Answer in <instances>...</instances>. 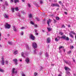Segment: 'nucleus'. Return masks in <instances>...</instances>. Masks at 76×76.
I'll use <instances>...</instances> for the list:
<instances>
[{"label": "nucleus", "instance_id": "1", "mask_svg": "<svg viewBox=\"0 0 76 76\" xmlns=\"http://www.w3.org/2000/svg\"><path fill=\"white\" fill-rule=\"evenodd\" d=\"M4 27L5 28L9 29L10 28V25L7 23H6L4 24Z\"/></svg>", "mask_w": 76, "mask_h": 76}, {"label": "nucleus", "instance_id": "2", "mask_svg": "<svg viewBox=\"0 0 76 76\" xmlns=\"http://www.w3.org/2000/svg\"><path fill=\"white\" fill-rule=\"evenodd\" d=\"M32 46L34 49L37 48V43L35 42L33 43Z\"/></svg>", "mask_w": 76, "mask_h": 76}, {"label": "nucleus", "instance_id": "3", "mask_svg": "<svg viewBox=\"0 0 76 76\" xmlns=\"http://www.w3.org/2000/svg\"><path fill=\"white\" fill-rule=\"evenodd\" d=\"M51 6L52 7H60V6L58 4H51Z\"/></svg>", "mask_w": 76, "mask_h": 76}, {"label": "nucleus", "instance_id": "4", "mask_svg": "<svg viewBox=\"0 0 76 76\" xmlns=\"http://www.w3.org/2000/svg\"><path fill=\"white\" fill-rule=\"evenodd\" d=\"M13 61L15 62L14 64H16V65L18 64V62H17V61H18V60L17 59H13Z\"/></svg>", "mask_w": 76, "mask_h": 76}, {"label": "nucleus", "instance_id": "5", "mask_svg": "<svg viewBox=\"0 0 76 76\" xmlns=\"http://www.w3.org/2000/svg\"><path fill=\"white\" fill-rule=\"evenodd\" d=\"M25 61L27 63H28L29 61H30V60H29V58H27L25 60Z\"/></svg>", "mask_w": 76, "mask_h": 76}, {"label": "nucleus", "instance_id": "6", "mask_svg": "<svg viewBox=\"0 0 76 76\" xmlns=\"http://www.w3.org/2000/svg\"><path fill=\"white\" fill-rule=\"evenodd\" d=\"M30 38L32 40H34L35 39V37L32 35H30Z\"/></svg>", "mask_w": 76, "mask_h": 76}, {"label": "nucleus", "instance_id": "7", "mask_svg": "<svg viewBox=\"0 0 76 76\" xmlns=\"http://www.w3.org/2000/svg\"><path fill=\"white\" fill-rule=\"evenodd\" d=\"M51 22V20L49 19L48 20V26H49V27H51L50 26V23Z\"/></svg>", "mask_w": 76, "mask_h": 76}, {"label": "nucleus", "instance_id": "8", "mask_svg": "<svg viewBox=\"0 0 76 76\" xmlns=\"http://www.w3.org/2000/svg\"><path fill=\"white\" fill-rule=\"evenodd\" d=\"M15 68H13L12 69V73H17L16 72H15Z\"/></svg>", "mask_w": 76, "mask_h": 76}, {"label": "nucleus", "instance_id": "9", "mask_svg": "<svg viewBox=\"0 0 76 76\" xmlns=\"http://www.w3.org/2000/svg\"><path fill=\"white\" fill-rule=\"evenodd\" d=\"M52 31V28H51L50 27H48V31L50 32V31Z\"/></svg>", "mask_w": 76, "mask_h": 76}, {"label": "nucleus", "instance_id": "10", "mask_svg": "<svg viewBox=\"0 0 76 76\" xmlns=\"http://www.w3.org/2000/svg\"><path fill=\"white\" fill-rule=\"evenodd\" d=\"M4 16L5 18H6L7 19L9 18V16H8L7 15H6V14H4Z\"/></svg>", "mask_w": 76, "mask_h": 76}, {"label": "nucleus", "instance_id": "11", "mask_svg": "<svg viewBox=\"0 0 76 76\" xmlns=\"http://www.w3.org/2000/svg\"><path fill=\"white\" fill-rule=\"evenodd\" d=\"M13 29L14 31H17V29L16 28L15 26H13Z\"/></svg>", "mask_w": 76, "mask_h": 76}, {"label": "nucleus", "instance_id": "12", "mask_svg": "<svg viewBox=\"0 0 76 76\" xmlns=\"http://www.w3.org/2000/svg\"><path fill=\"white\" fill-rule=\"evenodd\" d=\"M64 69L65 70H70L69 68L68 67H65Z\"/></svg>", "mask_w": 76, "mask_h": 76}, {"label": "nucleus", "instance_id": "13", "mask_svg": "<svg viewBox=\"0 0 76 76\" xmlns=\"http://www.w3.org/2000/svg\"><path fill=\"white\" fill-rule=\"evenodd\" d=\"M66 37L65 35L61 37V38L64 39H66Z\"/></svg>", "mask_w": 76, "mask_h": 76}, {"label": "nucleus", "instance_id": "14", "mask_svg": "<svg viewBox=\"0 0 76 76\" xmlns=\"http://www.w3.org/2000/svg\"><path fill=\"white\" fill-rule=\"evenodd\" d=\"M50 42H51V39H50V38H48V43H50Z\"/></svg>", "mask_w": 76, "mask_h": 76}, {"label": "nucleus", "instance_id": "15", "mask_svg": "<svg viewBox=\"0 0 76 76\" xmlns=\"http://www.w3.org/2000/svg\"><path fill=\"white\" fill-rule=\"evenodd\" d=\"M8 43L9 44V45H12V42L8 41Z\"/></svg>", "mask_w": 76, "mask_h": 76}, {"label": "nucleus", "instance_id": "16", "mask_svg": "<svg viewBox=\"0 0 76 76\" xmlns=\"http://www.w3.org/2000/svg\"><path fill=\"white\" fill-rule=\"evenodd\" d=\"M35 19H36L37 20V21H39V18H38V17H36L35 18Z\"/></svg>", "mask_w": 76, "mask_h": 76}, {"label": "nucleus", "instance_id": "17", "mask_svg": "<svg viewBox=\"0 0 76 76\" xmlns=\"http://www.w3.org/2000/svg\"><path fill=\"white\" fill-rule=\"evenodd\" d=\"M19 2V0H15L14 3H16L17 2L18 3V2Z\"/></svg>", "mask_w": 76, "mask_h": 76}, {"label": "nucleus", "instance_id": "18", "mask_svg": "<svg viewBox=\"0 0 76 76\" xmlns=\"http://www.w3.org/2000/svg\"><path fill=\"white\" fill-rule=\"evenodd\" d=\"M32 14H30L29 15V18H32Z\"/></svg>", "mask_w": 76, "mask_h": 76}, {"label": "nucleus", "instance_id": "19", "mask_svg": "<svg viewBox=\"0 0 76 76\" xmlns=\"http://www.w3.org/2000/svg\"><path fill=\"white\" fill-rule=\"evenodd\" d=\"M0 72H4V70L3 69H2L1 68H0Z\"/></svg>", "mask_w": 76, "mask_h": 76}, {"label": "nucleus", "instance_id": "20", "mask_svg": "<svg viewBox=\"0 0 76 76\" xmlns=\"http://www.w3.org/2000/svg\"><path fill=\"white\" fill-rule=\"evenodd\" d=\"M38 75V73L37 72H34V76H37V75Z\"/></svg>", "mask_w": 76, "mask_h": 76}, {"label": "nucleus", "instance_id": "21", "mask_svg": "<svg viewBox=\"0 0 76 76\" xmlns=\"http://www.w3.org/2000/svg\"><path fill=\"white\" fill-rule=\"evenodd\" d=\"M66 74H67V75H69L70 74V72H69L68 71H66Z\"/></svg>", "mask_w": 76, "mask_h": 76}, {"label": "nucleus", "instance_id": "22", "mask_svg": "<svg viewBox=\"0 0 76 76\" xmlns=\"http://www.w3.org/2000/svg\"><path fill=\"white\" fill-rule=\"evenodd\" d=\"M14 54L15 55H16V54H17L18 53V51L17 50H16L14 52Z\"/></svg>", "mask_w": 76, "mask_h": 76}, {"label": "nucleus", "instance_id": "23", "mask_svg": "<svg viewBox=\"0 0 76 76\" xmlns=\"http://www.w3.org/2000/svg\"><path fill=\"white\" fill-rule=\"evenodd\" d=\"M55 40L56 42H58V39H57V38H56L55 39Z\"/></svg>", "mask_w": 76, "mask_h": 76}, {"label": "nucleus", "instance_id": "24", "mask_svg": "<svg viewBox=\"0 0 76 76\" xmlns=\"http://www.w3.org/2000/svg\"><path fill=\"white\" fill-rule=\"evenodd\" d=\"M1 64L2 65H4V61H2Z\"/></svg>", "mask_w": 76, "mask_h": 76}, {"label": "nucleus", "instance_id": "25", "mask_svg": "<svg viewBox=\"0 0 76 76\" xmlns=\"http://www.w3.org/2000/svg\"><path fill=\"white\" fill-rule=\"evenodd\" d=\"M71 33L72 34H73V35H75V34H76V33H75L73 31H71Z\"/></svg>", "mask_w": 76, "mask_h": 76}, {"label": "nucleus", "instance_id": "26", "mask_svg": "<svg viewBox=\"0 0 76 76\" xmlns=\"http://www.w3.org/2000/svg\"><path fill=\"white\" fill-rule=\"evenodd\" d=\"M69 35L70 36V37H71L72 38H73L74 36L73 35H72V34H71V33H69Z\"/></svg>", "mask_w": 76, "mask_h": 76}, {"label": "nucleus", "instance_id": "27", "mask_svg": "<svg viewBox=\"0 0 76 76\" xmlns=\"http://www.w3.org/2000/svg\"><path fill=\"white\" fill-rule=\"evenodd\" d=\"M15 10H16V11H18L19 10L18 9V7H17L15 8Z\"/></svg>", "mask_w": 76, "mask_h": 76}, {"label": "nucleus", "instance_id": "28", "mask_svg": "<svg viewBox=\"0 0 76 76\" xmlns=\"http://www.w3.org/2000/svg\"><path fill=\"white\" fill-rule=\"evenodd\" d=\"M42 22L43 23H45V18L43 19Z\"/></svg>", "mask_w": 76, "mask_h": 76}, {"label": "nucleus", "instance_id": "29", "mask_svg": "<svg viewBox=\"0 0 76 76\" xmlns=\"http://www.w3.org/2000/svg\"><path fill=\"white\" fill-rule=\"evenodd\" d=\"M66 27H65V26H64V25H62V27H61V28H65Z\"/></svg>", "mask_w": 76, "mask_h": 76}, {"label": "nucleus", "instance_id": "30", "mask_svg": "<svg viewBox=\"0 0 76 76\" xmlns=\"http://www.w3.org/2000/svg\"><path fill=\"white\" fill-rule=\"evenodd\" d=\"M56 20H59L60 18L58 17H57L56 18Z\"/></svg>", "mask_w": 76, "mask_h": 76}, {"label": "nucleus", "instance_id": "31", "mask_svg": "<svg viewBox=\"0 0 76 76\" xmlns=\"http://www.w3.org/2000/svg\"><path fill=\"white\" fill-rule=\"evenodd\" d=\"M12 12H13V13H14V12H15V11H14V10L15 9L14 8H12Z\"/></svg>", "mask_w": 76, "mask_h": 76}, {"label": "nucleus", "instance_id": "32", "mask_svg": "<svg viewBox=\"0 0 76 76\" xmlns=\"http://www.w3.org/2000/svg\"><path fill=\"white\" fill-rule=\"evenodd\" d=\"M27 4L28 7H31V4Z\"/></svg>", "mask_w": 76, "mask_h": 76}, {"label": "nucleus", "instance_id": "33", "mask_svg": "<svg viewBox=\"0 0 76 76\" xmlns=\"http://www.w3.org/2000/svg\"><path fill=\"white\" fill-rule=\"evenodd\" d=\"M60 35H63V32H60Z\"/></svg>", "mask_w": 76, "mask_h": 76}, {"label": "nucleus", "instance_id": "34", "mask_svg": "<svg viewBox=\"0 0 76 76\" xmlns=\"http://www.w3.org/2000/svg\"><path fill=\"white\" fill-rule=\"evenodd\" d=\"M66 39V40H67V41L69 40V37H67L66 39Z\"/></svg>", "mask_w": 76, "mask_h": 76}, {"label": "nucleus", "instance_id": "35", "mask_svg": "<svg viewBox=\"0 0 76 76\" xmlns=\"http://www.w3.org/2000/svg\"><path fill=\"white\" fill-rule=\"evenodd\" d=\"M5 63L7 64L9 63V62L7 61H6Z\"/></svg>", "mask_w": 76, "mask_h": 76}, {"label": "nucleus", "instance_id": "36", "mask_svg": "<svg viewBox=\"0 0 76 76\" xmlns=\"http://www.w3.org/2000/svg\"><path fill=\"white\" fill-rule=\"evenodd\" d=\"M24 54V53H23L22 52L21 53V56H22V57H23V55Z\"/></svg>", "mask_w": 76, "mask_h": 76}, {"label": "nucleus", "instance_id": "37", "mask_svg": "<svg viewBox=\"0 0 76 76\" xmlns=\"http://www.w3.org/2000/svg\"><path fill=\"white\" fill-rule=\"evenodd\" d=\"M31 23L32 25H34V23L32 22V21H31Z\"/></svg>", "mask_w": 76, "mask_h": 76}, {"label": "nucleus", "instance_id": "38", "mask_svg": "<svg viewBox=\"0 0 76 76\" xmlns=\"http://www.w3.org/2000/svg\"><path fill=\"white\" fill-rule=\"evenodd\" d=\"M43 3V2H42V1H40V4H42Z\"/></svg>", "mask_w": 76, "mask_h": 76}, {"label": "nucleus", "instance_id": "39", "mask_svg": "<svg viewBox=\"0 0 76 76\" xmlns=\"http://www.w3.org/2000/svg\"><path fill=\"white\" fill-rule=\"evenodd\" d=\"M65 62L66 63V64H69V62H67V61H65Z\"/></svg>", "mask_w": 76, "mask_h": 76}, {"label": "nucleus", "instance_id": "40", "mask_svg": "<svg viewBox=\"0 0 76 76\" xmlns=\"http://www.w3.org/2000/svg\"><path fill=\"white\" fill-rule=\"evenodd\" d=\"M57 38H58L59 39H60V38H61V37H60L59 36H57Z\"/></svg>", "mask_w": 76, "mask_h": 76}, {"label": "nucleus", "instance_id": "41", "mask_svg": "<svg viewBox=\"0 0 76 76\" xmlns=\"http://www.w3.org/2000/svg\"><path fill=\"white\" fill-rule=\"evenodd\" d=\"M58 76H61V73H60V74H59Z\"/></svg>", "mask_w": 76, "mask_h": 76}, {"label": "nucleus", "instance_id": "42", "mask_svg": "<svg viewBox=\"0 0 76 76\" xmlns=\"http://www.w3.org/2000/svg\"><path fill=\"white\" fill-rule=\"evenodd\" d=\"M63 48V47L62 46H60L59 47V50H60V49H61V48Z\"/></svg>", "mask_w": 76, "mask_h": 76}, {"label": "nucleus", "instance_id": "43", "mask_svg": "<svg viewBox=\"0 0 76 76\" xmlns=\"http://www.w3.org/2000/svg\"><path fill=\"white\" fill-rule=\"evenodd\" d=\"M54 23H56V22H57L56 20H54Z\"/></svg>", "mask_w": 76, "mask_h": 76}, {"label": "nucleus", "instance_id": "44", "mask_svg": "<svg viewBox=\"0 0 76 76\" xmlns=\"http://www.w3.org/2000/svg\"><path fill=\"white\" fill-rule=\"evenodd\" d=\"M21 13L23 15H24V14H25V12H21Z\"/></svg>", "mask_w": 76, "mask_h": 76}, {"label": "nucleus", "instance_id": "45", "mask_svg": "<svg viewBox=\"0 0 76 76\" xmlns=\"http://www.w3.org/2000/svg\"><path fill=\"white\" fill-rule=\"evenodd\" d=\"M2 61H4V58H3V57L2 58Z\"/></svg>", "mask_w": 76, "mask_h": 76}, {"label": "nucleus", "instance_id": "46", "mask_svg": "<svg viewBox=\"0 0 76 76\" xmlns=\"http://www.w3.org/2000/svg\"><path fill=\"white\" fill-rule=\"evenodd\" d=\"M22 29H25V27H22L21 28Z\"/></svg>", "mask_w": 76, "mask_h": 76}, {"label": "nucleus", "instance_id": "47", "mask_svg": "<svg viewBox=\"0 0 76 76\" xmlns=\"http://www.w3.org/2000/svg\"><path fill=\"white\" fill-rule=\"evenodd\" d=\"M72 53V52L70 51L68 52L69 54H70V53Z\"/></svg>", "mask_w": 76, "mask_h": 76}, {"label": "nucleus", "instance_id": "48", "mask_svg": "<svg viewBox=\"0 0 76 76\" xmlns=\"http://www.w3.org/2000/svg\"><path fill=\"white\" fill-rule=\"evenodd\" d=\"M64 13L65 14V15H67V13L66 12H64Z\"/></svg>", "mask_w": 76, "mask_h": 76}, {"label": "nucleus", "instance_id": "49", "mask_svg": "<svg viewBox=\"0 0 76 76\" xmlns=\"http://www.w3.org/2000/svg\"><path fill=\"white\" fill-rule=\"evenodd\" d=\"M5 5L6 6H8V4H7V3H6Z\"/></svg>", "mask_w": 76, "mask_h": 76}, {"label": "nucleus", "instance_id": "50", "mask_svg": "<svg viewBox=\"0 0 76 76\" xmlns=\"http://www.w3.org/2000/svg\"><path fill=\"white\" fill-rule=\"evenodd\" d=\"M21 34L22 35H23V32H22V33H21Z\"/></svg>", "mask_w": 76, "mask_h": 76}, {"label": "nucleus", "instance_id": "51", "mask_svg": "<svg viewBox=\"0 0 76 76\" xmlns=\"http://www.w3.org/2000/svg\"><path fill=\"white\" fill-rule=\"evenodd\" d=\"M71 48H72V49H73V48H74V47H73V46H72L71 47Z\"/></svg>", "mask_w": 76, "mask_h": 76}, {"label": "nucleus", "instance_id": "52", "mask_svg": "<svg viewBox=\"0 0 76 76\" xmlns=\"http://www.w3.org/2000/svg\"><path fill=\"white\" fill-rule=\"evenodd\" d=\"M59 3H60V4H61V1H59Z\"/></svg>", "mask_w": 76, "mask_h": 76}, {"label": "nucleus", "instance_id": "53", "mask_svg": "<svg viewBox=\"0 0 76 76\" xmlns=\"http://www.w3.org/2000/svg\"><path fill=\"white\" fill-rule=\"evenodd\" d=\"M36 34L37 35H38V33H36Z\"/></svg>", "mask_w": 76, "mask_h": 76}, {"label": "nucleus", "instance_id": "54", "mask_svg": "<svg viewBox=\"0 0 76 76\" xmlns=\"http://www.w3.org/2000/svg\"><path fill=\"white\" fill-rule=\"evenodd\" d=\"M22 2H25V0H22Z\"/></svg>", "mask_w": 76, "mask_h": 76}, {"label": "nucleus", "instance_id": "55", "mask_svg": "<svg viewBox=\"0 0 76 76\" xmlns=\"http://www.w3.org/2000/svg\"><path fill=\"white\" fill-rule=\"evenodd\" d=\"M68 27L69 28H70V25H68Z\"/></svg>", "mask_w": 76, "mask_h": 76}, {"label": "nucleus", "instance_id": "56", "mask_svg": "<svg viewBox=\"0 0 76 76\" xmlns=\"http://www.w3.org/2000/svg\"><path fill=\"white\" fill-rule=\"evenodd\" d=\"M47 43H48V39H47Z\"/></svg>", "mask_w": 76, "mask_h": 76}, {"label": "nucleus", "instance_id": "57", "mask_svg": "<svg viewBox=\"0 0 76 76\" xmlns=\"http://www.w3.org/2000/svg\"><path fill=\"white\" fill-rule=\"evenodd\" d=\"M23 76H25V74H23Z\"/></svg>", "mask_w": 76, "mask_h": 76}, {"label": "nucleus", "instance_id": "58", "mask_svg": "<svg viewBox=\"0 0 76 76\" xmlns=\"http://www.w3.org/2000/svg\"><path fill=\"white\" fill-rule=\"evenodd\" d=\"M63 51H64V52H65V49H63Z\"/></svg>", "mask_w": 76, "mask_h": 76}, {"label": "nucleus", "instance_id": "59", "mask_svg": "<svg viewBox=\"0 0 76 76\" xmlns=\"http://www.w3.org/2000/svg\"><path fill=\"white\" fill-rule=\"evenodd\" d=\"M37 32V30H35V32Z\"/></svg>", "mask_w": 76, "mask_h": 76}, {"label": "nucleus", "instance_id": "60", "mask_svg": "<svg viewBox=\"0 0 76 76\" xmlns=\"http://www.w3.org/2000/svg\"><path fill=\"white\" fill-rule=\"evenodd\" d=\"M1 33L0 32V37H1Z\"/></svg>", "mask_w": 76, "mask_h": 76}, {"label": "nucleus", "instance_id": "61", "mask_svg": "<svg viewBox=\"0 0 76 76\" xmlns=\"http://www.w3.org/2000/svg\"><path fill=\"white\" fill-rule=\"evenodd\" d=\"M20 61H21V62H22V60H20Z\"/></svg>", "mask_w": 76, "mask_h": 76}, {"label": "nucleus", "instance_id": "62", "mask_svg": "<svg viewBox=\"0 0 76 76\" xmlns=\"http://www.w3.org/2000/svg\"><path fill=\"white\" fill-rule=\"evenodd\" d=\"M13 0H11V1H12V2H13Z\"/></svg>", "mask_w": 76, "mask_h": 76}, {"label": "nucleus", "instance_id": "63", "mask_svg": "<svg viewBox=\"0 0 76 76\" xmlns=\"http://www.w3.org/2000/svg\"><path fill=\"white\" fill-rule=\"evenodd\" d=\"M73 61H74V62H75V60H73Z\"/></svg>", "mask_w": 76, "mask_h": 76}, {"label": "nucleus", "instance_id": "64", "mask_svg": "<svg viewBox=\"0 0 76 76\" xmlns=\"http://www.w3.org/2000/svg\"><path fill=\"white\" fill-rule=\"evenodd\" d=\"M47 23L48 24V20L47 21Z\"/></svg>", "mask_w": 76, "mask_h": 76}]
</instances>
